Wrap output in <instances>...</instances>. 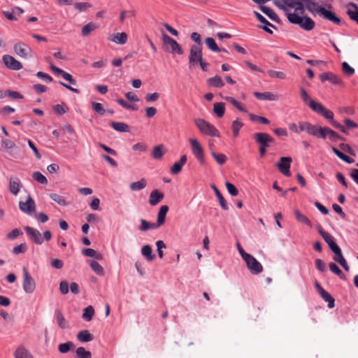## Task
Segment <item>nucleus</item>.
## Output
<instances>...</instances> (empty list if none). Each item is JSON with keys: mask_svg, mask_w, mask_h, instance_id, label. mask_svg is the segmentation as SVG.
I'll return each instance as SVG.
<instances>
[{"mask_svg": "<svg viewBox=\"0 0 358 358\" xmlns=\"http://www.w3.org/2000/svg\"><path fill=\"white\" fill-rule=\"evenodd\" d=\"M310 108L315 113L321 115L325 119L329 120L330 123L336 128L340 129L342 132L348 134L347 130L344 126L335 121L334 119V113L326 108L322 103L316 101H311L310 103Z\"/></svg>", "mask_w": 358, "mask_h": 358, "instance_id": "1", "label": "nucleus"}, {"mask_svg": "<svg viewBox=\"0 0 358 358\" xmlns=\"http://www.w3.org/2000/svg\"><path fill=\"white\" fill-rule=\"evenodd\" d=\"M299 13H287V20L289 22L299 24L300 27L306 31H311L314 29L315 22L308 16L301 17Z\"/></svg>", "mask_w": 358, "mask_h": 358, "instance_id": "2", "label": "nucleus"}, {"mask_svg": "<svg viewBox=\"0 0 358 358\" xmlns=\"http://www.w3.org/2000/svg\"><path fill=\"white\" fill-rule=\"evenodd\" d=\"M24 230L29 238L37 245H41L44 241H49L52 239L50 231H44L43 236L40 231L31 227H25Z\"/></svg>", "mask_w": 358, "mask_h": 358, "instance_id": "3", "label": "nucleus"}, {"mask_svg": "<svg viewBox=\"0 0 358 358\" xmlns=\"http://www.w3.org/2000/svg\"><path fill=\"white\" fill-rule=\"evenodd\" d=\"M196 127L201 133L210 136L220 137L218 130L210 123L201 118L194 120Z\"/></svg>", "mask_w": 358, "mask_h": 358, "instance_id": "4", "label": "nucleus"}, {"mask_svg": "<svg viewBox=\"0 0 358 358\" xmlns=\"http://www.w3.org/2000/svg\"><path fill=\"white\" fill-rule=\"evenodd\" d=\"M162 41L166 51L178 55L183 54V51L178 43L169 35L164 34L162 35Z\"/></svg>", "mask_w": 358, "mask_h": 358, "instance_id": "5", "label": "nucleus"}, {"mask_svg": "<svg viewBox=\"0 0 358 358\" xmlns=\"http://www.w3.org/2000/svg\"><path fill=\"white\" fill-rule=\"evenodd\" d=\"M189 143L190 144L192 154L197 159L201 164H205L204 152L200 143L196 138H189Z\"/></svg>", "mask_w": 358, "mask_h": 358, "instance_id": "6", "label": "nucleus"}, {"mask_svg": "<svg viewBox=\"0 0 358 358\" xmlns=\"http://www.w3.org/2000/svg\"><path fill=\"white\" fill-rule=\"evenodd\" d=\"M247 265V268L253 275H258L263 271V266L259 262H258L250 254L243 259Z\"/></svg>", "mask_w": 358, "mask_h": 358, "instance_id": "7", "label": "nucleus"}, {"mask_svg": "<svg viewBox=\"0 0 358 358\" xmlns=\"http://www.w3.org/2000/svg\"><path fill=\"white\" fill-rule=\"evenodd\" d=\"M23 271V283L22 287L24 291L27 294H31L36 289V282L31 275L29 273L27 269L24 267Z\"/></svg>", "mask_w": 358, "mask_h": 358, "instance_id": "8", "label": "nucleus"}, {"mask_svg": "<svg viewBox=\"0 0 358 358\" xmlns=\"http://www.w3.org/2000/svg\"><path fill=\"white\" fill-rule=\"evenodd\" d=\"M202 46L200 45H193L190 48L189 63L190 66H194L199 62H201Z\"/></svg>", "mask_w": 358, "mask_h": 358, "instance_id": "9", "label": "nucleus"}, {"mask_svg": "<svg viewBox=\"0 0 358 358\" xmlns=\"http://www.w3.org/2000/svg\"><path fill=\"white\" fill-rule=\"evenodd\" d=\"M331 250L334 253V260L338 263L346 271H349L350 266L344 258L341 249L339 248V246L338 245L331 244Z\"/></svg>", "mask_w": 358, "mask_h": 358, "instance_id": "10", "label": "nucleus"}, {"mask_svg": "<svg viewBox=\"0 0 358 358\" xmlns=\"http://www.w3.org/2000/svg\"><path fill=\"white\" fill-rule=\"evenodd\" d=\"M15 52L22 58H27L33 55L32 49L22 42H18L13 47Z\"/></svg>", "mask_w": 358, "mask_h": 358, "instance_id": "11", "label": "nucleus"}, {"mask_svg": "<svg viewBox=\"0 0 358 358\" xmlns=\"http://www.w3.org/2000/svg\"><path fill=\"white\" fill-rule=\"evenodd\" d=\"M253 136L259 147L268 148L274 142V139L267 133H255Z\"/></svg>", "mask_w": 358, "mask_h": 358, "instance_id": "12", "label": "nucleus"}, {"mask_svg": "<svg viewBox=\"0 0 358 358\" xmlns=\"http://www.w3.org/2000/svg\"><path fill=\"white\" fill-rule=\"evenodd\" d=\"M315 10L320 15L336 24H339L341 22V19L337 17L334 13L327 10L322 6L315 7Z\"/></svg>", "mask_w": 358, "mask_h": 358, "instance_id": "13", "label": "nucleus"}, {"mask_svg": "<svg viewBox=\"0 0 358 358\" xmlns=\"http://www.w3.org/2000/svg\"><path fill=\"white\" fill-rule=\"evenodd\" d=\"M292 159L289 157H282L279 162L277 164V167L280 171L286 176H290L291 173L289 171Z\"/></svg>", "mask_w": 358, "mask_h": 358, "instance_id": "14", "label": "nucleus"}, {"mask_svg": "<svg viewBox=\"0 0 358 358\" xmlns=\"http://www.w3.org/2000/svg\"><path fill=\"white\" fill-rule=\"evenodd\" d=\"M282 1L285 3V8L288 9V12L290 8H294V13L303 14L304 4L300 0H282Z\"/></svg>", "mask_w": 358, "mask_h": 358, "instance_id": "15", "label": "nucleus"}, {"mask_svg": "<svg viewBox=\"0 0 358 358\" xmlns=\"http://www.w3.org/2000/svg\"><path fill=\"white\" fill-rule=\"evenodd\" d=\"M19 208L23 213L30 215L36 210L35 201L29 196L26 201L19 202Z\"/></svg>", "mask_w": 358, "mask_h": 358, "instance_id": "16", "label": "nucleus"}, {"mask_svg": "<svg viewBox=\"0 0 358 358\" xmlns=\"http://www.w3.org/2000/svg\"><path fill=\"white\" fill-rule=\"evenodd\" d=\"M2 60L5 66L10 69L17 71L22 69V64L10 55H3Z\"/></svg>", "mask_w": 358, "mask_h": 358, "instance_id": "17", "label": "nucleus"}, {"mask_svg": "<svg viewBox=\"0 0 358 358\" xmlns=\"http://www.w3.org/2000/svg\"><path fill=\"white\" fill-rule=\"evenodd\" d=\"M299 130L306 131L308 134L318 137V127L308 122H299Z\"/></svg>", "mask_w": 358, "mask_h": 358, "instance_id": "18", "label": "nucleus"}, {"mask_svg": "<svg viewBox=\"0 0 358 358\" xmlns=\"http://www.w3.org/2000/svg\"><path fill=\"white\" fill-rule=\"evenodd\" d=\"M320 79L322 83L329 81L334 85H341L342 83L340 77L331 72L322 73L320 75Z\"/></svg>", "mask_w": 358, "mask_h": 358, "instance_id": "19", "label": "nucleus"}, {"mask_svg": "<svg viewBox=\"0 0 358 358\" xmlns=\"http://www.w3.org/2000/svg\"><path fill=\"white\" fill-rule=\"evenodd\" d=\"M50 68L55 74L61 76L64 80L69 82V83H71V85L76 84V80L73 78V76L70 73L64 71V70L54 65L50 66Z\"/></svg>", "mask_w": 358, "mask_h": 358, "instance_id": "20", "label": "nucleus"}, {"mask_svg": "<svg viewBox=\"0 0 358 358\" xmlns=\"http://www.w3.org/2000/svg\"><path fill=\"white\" fill-rule=\"evenodd\" d=\"M164 199V194L157 189L151 192L149 197L150 205L155 206L162 201Z\"/></svg>", "mask_w": 358, "mask_h": 358, "instance_id": "21", "label": "nucleus"}, {"mask_svg": "<svg viewBox=\"0 0 358 358\" xmlns=\"http://www.w3.org/2000/svg\"><path fill=\"white\" fill-rule=\"evenodd\" d=\"M187 156L185 155L180 157V159L178 162H175L174 164L171 168V172L173 175H177L181 172L182 166L187 162Z\"/></svg>", "mask_w": 358, "mask_h": 358, "instance_id": "22", "label": "nucleus"}, {"mask_svg": "<svg viewBox=\"0 0 358 358\" xmlns=\"http://www.w3.org/2000/svg\"><path fill=\"white\" fill-rule=\"evenodd\" d=\"M169 211V206L166 205L162 206L159 208V210L158 212L157 215V224L159 227L162 226L166 220V215Z\"/></svg>", "mask_w": 358, "mask_h": 358, "instance_id": "23", "label": "nucleus"}, {"mask_svg": "<svg viewBox=\"0 0 358 358\" xmlns=\"http://www.w3.org/2000/svg\"><path fill=\"white\" fill-rule=\"evenodd\" d=\"M108 40L120 45H124L127 41V34L125 32L115 33L113 34L112 38H108Z\"/></svg>", "mask_w": 358, "mask_h": 358, "instance_id": "24", "label": "nucleus"}, {"mask_svg": "<svg viewBox=\"0 0 358 358\" xmlns=\"http://www.w3.org/2000/svg\"><path fill=\"white\" fill-rule=\"evenodd\" d=\"M254 96L259 100H269V101H275L278 99V96L268 92H255L253 93Z\"/></svg>", "mask_w": 358, "mask_h": 358, "instance_id": "25", "label": "nucleus"}, {"mask_svg": "<svg viewBox=\"0 0 358 358\" xmlns=\"http://www.w3.org/2000/svg\"><path fill=\"white\" fill-rule=\"evenodd\" d=\"M22 184L17 178H10L9 182V190L14 195H17L20 192Z\"/></svg>", "mask_w": 358, "mask_h": 358, "instance_id": "26", "label": "nucleus"}, {"mask_svg": "<svg viewBox=\"0 0 358 358\" xmlns=\"http://www.w3.org/2000/svg\"><path fill=\"white\" fill-rule=\"evenodd\" d=\"M212 189L214 190L215 195L217 196L219 203L222 208L223 210H227L229 209L228 205L227 203V201H225L224 198L222 195L221 192L219 191V189L217 188L215 185L213 184L211 185Z\"/></svg>", "mask_w": 358, "mask_h": 358, "instance_id": "27", "label": "nucleus"}, {"mask_svg": "<svg viewBox=\"0 0 358 358\" xmlns=\"http://www.w3.org/2000/svg\"><path fill=\"white\" fill-rule=\"evenodd\" d=\"M15 358H34L31 354L23 346H20L15 352Z\"/></svg>", "mask_w": 358, "mask_h": 358, "instance_id": "28", "label": "nucleus"}, {"mask_svg": "<svg viewBox=\"0 0 358 358\" xmlns=\"http://www.w3.org/2000/svg\"><path fill=\"white\" fill-rule=\"evenodd\" d=\"M55 317L57 322L61 329H64L68 327V322L59 310H57L55 311Z\"/></svg>", "mask_w": 358, "mask_h": 358, "instance_id": "29", "label": "nucleus"}, {"mask_svg": "<svg viewBox=\"0 0 358 358\" xmlns=\"http://www.w3.org/2000/svg\"><path fill=\"white\" fill-rule=\"evenodd\" d=\"M208 85L214 87H222L224 85V83L219 76L210 78L207 80Z\"/></svg>", "mask_w": 358, "mask_h": 358, "instance_id": "30", "label": "nucleus"}, {"mask_svg": "<svg viewBox=\"0 0 358 358\" xmlns=\"http://www.w3.org/2000/svg\"><path fill=\"white\" fill-rule=\"evenodd\" d=\"M147 185V181L145 178H141L140 180L131 182L129 187L131 191H139L144 189Z\"/></svg>", "mask_w": 358, "mask_h": 358, "instance_id": "31", "label": "nucleus"}, {"mask_svg": "<svg viewBox=\"0 0 358 358\" xmlns=\"http://www.w3.org/2000/svg\"><path fill=\"white\" fill-rule=\"evenodd\" d=\"M294 215L296 220L308 227H312V223L310 220L303 214H302L298 209L294 210Z\"/></svg>", "mask_w": 358, "mask_h": 358, "instance_id": "32", "label": "nucleus"}, {"mask_svg": "<svg viewBox=\"0 0 358 358\" xmlns=\"http://www.w3.org/2000/svg\"><path fill=\"white\" fill-rule=\"evenodd\" d=\"M98 28V26L94 22H89L85 24L81 30L82 35L83 36H89L92 31L96 30Z\"/></svg>", "mask_w": 358, "mask_h": 358, "instance_id": "33", "label": "nucleus"}, {"mask_svg": "<svg viewBox=\"0 0 358 358\" xmlns=\"http://www.w3.org/2000/svg\"><path fill=\"white\" fill-rule=\"evenodd\" d=\"M206 44L208 47V48L213 52H218L220 51H223L224 52H227V51L224 48L220 49L213 38H207L206 39Z\"/></svg>", "mask_w": 358, "mask_h": 358, "instance_id": "34", "label": "nucleus"}, {"mask_svg": "<svg viewBox=\"0 0 358 358\" xmlns=\"http://www.w3.org/2000/svg\"><path fill=\"white\" fill-rule=\"evenodd\" d=\"M260 10L266 14L271 20L278 22L279 18L278 15L269 7L260 6Z\"/></svg>", "mask_w": 358, "mask_h": 358, "instance_id": "35", "label": "nucleus"}, {"mask_svg": "<svg viewBox=\"0 0 358 358\" xmlns=\"http://www.w3.org/2000/svg\"><path fill=\"white\" fill-rule=\"evenodd\" d=\"M110 126L116 131L120 132H127L129 130V127L128 124L120 122H111Z\"/></svg>", "mask_w": 358, "mask_h": 358, "instance_id": "36", "label": "nucleus"}, {"mask_svg": "<svg viewBox=\"0 0 358 358\" xmlns=\"http://www.w3.org/2000/svg\"><path fill=\"white\" fill-rule=\"evenodd\" d=\"M94 315V309L92 306H88L83 309L82 317L84 320L89 322L91 321Z\"/></svg>", "mask_w": 358, "mask_h": 358, "instance_id": "37", "label": "nucleus"}, {"mask_svg": "<svg viewBox=\"0 0 358 358\" xmlns=\"http://www.w3.org/2000/svg\"><path fill=\"white\" fill-rule=\"evenodd\" d=\"M318 231L320 234L322 236V237L324 238L325 242L329 245L330 248L331 244L337 245L336 242L333 240L332 236L329 233L324 231L320 226L318 227Z\"/></svg>", "mask_w": 358, "mask_h": 358, "instance_id": "38", "label": "nucleus"}, {"mask_svg": "<svg viewBox=\"0 0 358 358\" xmlns=\"http://www.w3.org/2000/svg\"><path fill=\"white\" fill-rule=\"evenodd\" d=\"M77 338L81 342H90L93 340V336L89 331L83 330L78 334Z\"/></svg>", "mask_w": 358, "mask_h": 358, "instance_id": "39", "label": "nucleus"}, {"mask_svg": "<svg viewBox=\"0 0 358 358\" xmlns=\"http://www.w3.org/2000/svg\"><path fill=\"white\" fill-rule=\"evenodd\" d=\"M83 254L86 257H93L96 259L101 260L103 257L102 255L92 248H86L83 250Z\"/></svg>", "mask_w": 358, "mask_h": 358, "instance_id": "40", "label": "nucleus"}, {"mask_svg": "<svg viewBox=\"0 0 358 358\" xmlns=\"http://www.w3.org/2000/svg\"><path fill=\"white\" fill-rule=\"evenodd\" d=\"M224 99L229 102L230 103H231L234 107H236L238 110L240 111H242V112H245V113H247V110L245 108V107L241 103H240L239 101H238L237 100H236L234 98L231 97V96H225L224 97Z\"/></svg>", "mask_w": 358, "mask_h": 358, "instance_id": "41", "label": "nucleus"}, {"mask_svg": "<svg viewBox=\"0 0 358 358\" xmlns=\"http://www.w3.org/2000/svg\"><path fill=\"white\" fill-rule=\"evenodd\" d=\"M320 294L322 299L328 303V307L329 308H332L334 307L335 300L329 292H327L326 290H324Z\"/></svg>", "mask_w": 358, "mask_h": 358, "instance_id": "42", "label": "nucleus"}, {"mask_svg": "<svg viewBox=\"0 0 358 358\" xmlns=\"http://www.w3.org/2000/svg\"><path fill=\"white\" fill-rule=\"evenodd\" d=\"M164 147L162 145H159L154 147L152 151V156L155 159H160L164 155Z\"/></svg>", "mask_w": 358, "mask_h": 358, "instance_id": "43", "label": "nucleus"}, {"mask_svg": "<svg viewBox=\"0 0 358 358\" xmlns=\"http://www.w3.org/2000/svg\"><path fill=\"white\" fill-rule=\"evenodd\" d=\"M213 111L218 117H223L225 112L224 103L222 102L215 103L213 106Z\"/></svg>", "mask_w": 358, "mask_h": 358, "instance_id": "44", "label": "nucleus"}, {"mask_svg": "<svg viewBox=\"0 0 358 358\" xmlns=\"http://www.w3.org/2000/svg\"><path fill=\"white\" fill-rule=\"evenodd\" d=\"M141 224L140 230L142 231H145L149 229H154L159 227L156 223H150L144 219L141 220Z\"/></svg>", "mask_w": 358, "mask_h": 358, "instance_id": "45", "label": "nucleus"}, {"mask_svg": "<svg viewBox=\"0 0 358 358\" xmlns=\"http://www.w3.org/2000/svg\"><path fill=\"white\" fill-rule=\"evenodd\" d=\"M141 253L148 261H152L155 258V255L152 253V248L148 245L143 246Z\"/></svg>", "mask_w": 358, "mask_h": 358, "instance_id": "46", "label": "nucleus"}, {"mask_svg": "<svg viewBox=\"0 0 358 358\" xmlns=\"http://www.w3.org/2000/svg\"><path fill=\"white\" fill-rule=\"evenodd\" d=\"M210 154L215 159V160L217 162V163L220 165H222L227 162V157L225 155L222 153H217L215 151L212 150L210 152Z\"/></svg>", "mask_w": 358, "mask_h": 358, "instance_id": "47", "label": "nucleus"}, {"mask_svg": "<svg viewBox=\"0 0 358 358\" xmlns=\"http://www.w3.org/2000/svg\"><path fill=\"white\" fill-rule=\"evenodd\" d=\"M243 124L239 119H236L232 122L231 129L233 131V135L234 137H238L239 135V131L243 127Z\"/></svg>", "mask_w": 358, "mask_h": 358, "instance_id": "48", "label": "nucleus"}, {"mask_svg": "<svg viewBox=\"0 0 358 358\" xmlns=\"http://www.w3.org/2000/svg\"><path fill=\"white\" fill-rule=\"evenodd\" d=\"M77 358H92V354L83 347H79L76 350Z\"/></svg>", "mask_w": 358, "mask_h": 358, "instance_id": "49", "label": "nucleus"}, {"mask_svg": "<svg viewBox=\"0 0 358 358\" xmlns=\"http://www.w3.org/2000/svg\"><path fill=\"white\" fill-rule=\"evenodd\" d=\"M50 198L60 206H64L67 205L66 199L63 196L55 193H52L50 194Z\"/></svg>", "mask_w": 358, "mask_h": 358, "instance_id": "50", "label": "nucleus"}, {"mask_svg": "<svg viewBox=\"0 0 358 358\" xmlns=\"http://www.w3.org/2000/svg\"><path fill=\"white\" fill-rule=\"evenodd\" d=\"M300 96H301V98L303 100V101L305 103L308 104L309 107H310V103L311 101H315L314 100H313L310 98V96L308 95L306 90L302 87L300 88Z\"/></svg>", "mask_w": 358, "mask_h": 358, "instance_id": "51", "label": "nucleus"}, {"mask_svg": "<svg viewBox=\"0 0 358 358\" xmlns=\"http://www.w3.org/2000/svg\"><path fill=\"white\" fill-rule=\"evenodd\" d=\"M329 269L331 271L336 274L338 276H339L341 279L345 278V275L342 272V271L339 268V267L333 262L329 263Z\"/></svg>", "mask_w": 358, "mask_h": 358, "instance_id": "52", "label": "nucleus"}, {"mask_svg": "<svg viewBox=\"0 0 358 358\" xmlns=\"http://www.w3.org/2000/svg\"><path fill=\"white\" fill-rule=\"evenodd\" d=\"M248 115L250 117V119L253 122L257 121L264 124H268L270 122L269 120L264 117L258 116L252 113H248Z\"/></svg>", "mask_w": 358, "mask_h": 358, "instance_id": "53", "label": "nucleus"}, {"mask_svg": "<svg viewBox=\"0 0 358 358\" xmlns=\"http://www.w3.org/2000/svg\"><path fill=\"white\" fill-rule=\"evenodd\" d=\"M33 178L36 180L38 182L46 185L48 183V180L41 172L36 171L32 175Z\"/></svg>", "mask_w": 358, "mask_h": 358, "instance_id": "54", "label": "nucleus"}, {"mask_svg": "<svg viewBox=\"0 0 358 358\" xmlns=\"http://www.w3.org/2000/svg\"><path fill=\"white\" fill-rule=\"evenodd\" d=\"M90 266L96 274L100 275H103V268L97 262L92 261L90 263Z\"/></svg>", "mask_w": 358, "mask_h": 358, "instance_id": "55", "label": "nucleus"}, {"mask_svg": "<svg viewBox=\"0 0 358 358\" xmlns=\"http://www.w3.org/2000/svg\"><path fill=\"white\" fill-rule=\"evenodd\" d=\"M136 15V12L133 10H122L120 13V21L121 23L124 22L125 18L133 17Z\"/></svg>", "mask_w": 358, "mask_h": 358, "instance_id": "56", "label": "nucleus"}, {"mask_svg": "<svg viewBox=\"0 0 358 358\" xmlns=\"http://www.w3.org/2000/svg\"><path fill=\"white\" fill-rule=\"evenodd\" d=\"M92 109L100 115H103L106 110L103 108V106L101 103L97 102L92 103Z\"/></svg>", "mask_w": 358, "mask_h": 358, "instance_id": "57", "label": "nucleus"}, {"mask_svg": "<svg viewBox=\"0 0 358 358\" xmlns=\"http://www.w3.org/2000/svg\"><path fill=\"white\" fill-rule=\"evenodd\" d=\"M72 346H73V343L66 342V343L59 344L58 346V350L61 353H66L70 350V349Z\"/></svg>", "mask_w": 358, "mask_h": 358, "instance_id": "58", "label": "nucleus"}, {"mask_svg": "<svg viewBox=\"0 0 358 358\" xmlns=\"http://www.w3.org/2000/svg\"><path fill=\"white\" fill-rule=\"evenodd\" d=\"M342 69L345 74L350 76L355 73V69L351 67L346 62H343Z\"/></svg>", "mask_w": 358, "mask_h": 358, "instance_id": "59", "label": "nucleus"}, {"mask_svg": "<svg viewBox=\"0 0 358 358\" xmlns=\"http://www.w3.org/2000/svg\"><path fill=\"white\" fill-rule=\"evenodd\" d=\"M254 15L257 17V19L262 22V24H264L265 26H269L273 28H275L274 25H273L271 23H270L263 15H262L259 13L257 11H254Z\"/></svg>", "mask_w": 358, "mask_h": 358, "instance_id": "60", "label": "nucleus"}, {"mask_svg": "<svg viewBox=\"0 0 358 358\" xmlns=\"http://www.w3.org/2000/svg\"><path fill=\"white\" fill-rule=\"evenodd\" d=\"M53 109L58 115H63L68 111L69 108L65 104H57L54 106Z\"/></svg>", "mask_w": 358, "mask_h": 358, "instance_id": "61", "label": "nucleus"}, {"mask_svg": "<svg viewBox=\"0 0 358 358\" xmlns=\"http://www.w3.org/2000/svg\"><path fill=\"white\" fill-rule=\"evenodd\" d=\"M27 246L25 243H22L20 245H16L13 248V252L15 255H19L20 253H24L27 251Z\"/></svg>", "mask_w": 358, "mask_h": 358, "instance_id": "62", "label": "nucleus"}, {"mask_svg": "<svg viewBox=\"0 0 358 358\" xmlns=\"http://www.w3.org/2000/svg\"><path fill=\"white\" fill-rule=\"evenodd\" d=\"M267 73L271 78H280V79H285L286 78L285 74L281 71L269 70V71H268Z\"/></svg>", "mask_w": 358, "mask_h": 358, "instance_id": "63", "label": "nucleus"}, {"mask_svg": "<svg viewBox=\"0 0 358 358\" xmlns=\"http://www.w3.org/2000/svg\"><path fill=\"white\" fill-rule=\"evenodd\" d=\"M225 185L227 191L231 195L236 196L238 194V191L237 188L232 183L227 182Z\"/></svg>", "mask_w": 358, "mask_h": 358, "instance_id": "64", "label": "nucleus"}]
</instances>
